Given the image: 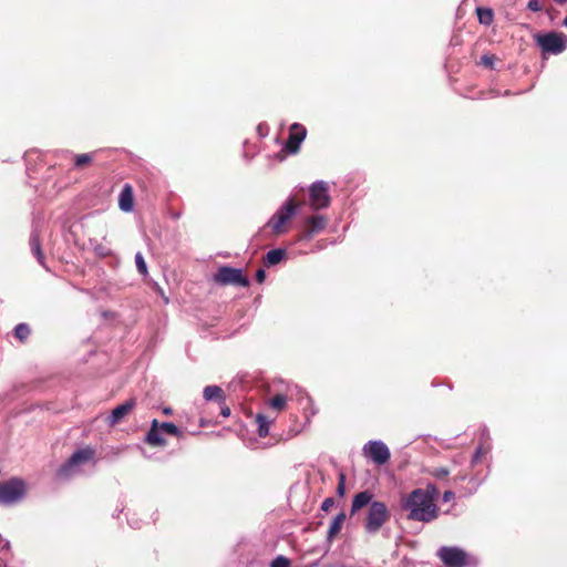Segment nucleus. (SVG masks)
Segmentation results:
<instances>
[{"instance_id": "obj_42", "label": "nucleus", "mask_w": 567, "mask_h": 567, "mask_svg": "<svg viewBox=\"0 0 567 567\" xmlns=\"http://www.w3.org/2000/svg\"><path fill=\"white\" fill-rule=\"evenodd\" d=\"M95 251L102 254V248H95Z\"/></svg>"}, {"instance_id": "obj_1", "label": "nucleus", "mask_w": 567, "mask_h": 567, "mask_svg": "<svg viewBox=\"0 0 567 567\" xmlns=\"http://www.w3.org/2000/svg\"><path fill=\"white\" fill-rule=\"evenodd\" d=\"M401 508L409 512L408 518L430 523L437 517V507L432 495L422 488H416L402 496Z\"/></svg>"}, {"instance_id": "obj_12", "label": "nucleus", "mask_w": 567, "mask_h": 567, "mask_svg": "<svg viewBox=\"0 0 567 567\" xmlns=\"http://www.w3.org/2000/svg\"><path fill=\"white\" fill-rule=\"evenodd\" d=\"M327 226V218L322 215L309 216L305 220V230L301 239H311L315 234L323 230Z\"/></svg>"}, {"instance_id": "obj_38", "label": "nucleus", "mask_w": 567, "mask_h": 567, "mask_svg": "<svg viewBox=\"0 0 567 567\" xmlns=\"http://www.w3.org/2000/svg\"><path fill=\"white\" fill-rule=\"evenodd\" d=\"M163 413L166 414V415H169L172 413V409L171 408H164L163 409Z\"/></svg>"}, {"instance_id": "obj_21", "label": "nucleus", "mask_w": 567, "mask_h": 567, "mask_svg": "<svg viewBox=\"0 0 567 567\" xmlns=\"http://www.w3.org/2000/svg\"><path fill=\"white\" fill-rule=\"evenodd\" d=\"M256 421L258 424V434L260 437H266L269 434V425L272 422L264 414H258L256 416Z\"/></svg>"}, {"instance_id": "obj_27", "label": "nucleus", "mask_w": 567, "mask_h": 567, "mask_svg": "<svg viewBox=\"0 0 567 567\" xmlns=\"http://www.w3.org/2000/svg\"><path fill=\"white\" fill-rule=\"evenodd\" d=\"M91 161H92L91 154H79V155H75L74 165H75V167H82V166L91 163Z\"/></svg>"}, {"instance_id": "obj_32", "label": "nucleus", "mask_w": 567, "mask_h": 567, "mask_svg": "<svg viewBox=\"0 0 567 567\" xmlns=\"http://www.w3.org/2000/svg\"><path fill=\"white\" fill-rule=\"evenodd\" d=\"M337 493L340 496L344 495V475L343 474H340L339 483H338V487H337Z\"/></svg>"}, {"instance_id": "obj_24", "label": "nucleus", "mask_w": 567, "mask_h": 567, "mask_svg": "<svg viewBox=\"0 0 567 567\" xmlns=\"http://www.w3.org/2000/svg\"><path fill=\"white\" fill-rule=\"evenodd\" d=\"M30 334V328L27 323H19L16 328H14V336L23 341L25 340Z\"/></svg>"}, {"instance_id": "obj_14", "label": "nucleus", "mask_w": 567, "mask_h": 567, "mask_svg": "<svg viewBox=\"0 0 567 567\" xmlns=\"http://www.w3.org/2000/svg\"><path fill=\"white\" fill-rule=\"evenodd\" d=\"M158 427V421L154 419L152 421L151 429L145 436V442L153 446H165L166 440L162 436Z\"/></svg>"}, {"instance_id": "obj_18", "label": "nucleus", "mask_w": 567, "mask_h": 567, "mask_svg": "<svg viewBox=\"0 0 567 567\" xmlns=\"http://www.w3.org/2000/svg\"><path fill=\"white\" fill-rule=\"evenodd\" d=\"M203 396L206 401H218L219 403H225L224 391L218 385H207L203 391Z\"/></svg>"}, {"instance_id": "obj_41", "label": "nucleus", "mask_w": 567, "mask_h": 567, "mask_svg": "<svg viewBox=\"0 0 567 567\" xmlns=\"http://www.w3.org/2000/svg\"><path fill=\"white\" fill-rule=\"evenodd\" d=\"M95 251L102 254V248H95Z\"/></svg>"}, {"instance_id": "obj_35", "label": "nucleus", "mask_w": 567, "mask_h": 567, "mask_svg": "<svg viewBox=\"0 0 567 567\" xmlns=\"http://www.w3.org/2000/svg\"><path fill=\"white\" fill-rule=\"evenodd\" d=\"M265 278H266V271L264 269H261V268L258 269L257 272H256V280L259 284H261V282H264Z\"/></svg>"}, {"instance_id": "obj_33", "label": "nucleus", "mask_w": 567, "mask_h": 567, "mask_svg": "<svg viewBox=\"0 0 567 567\" xmlns=\"http://www.w3.org/2000/svg\"><path fill=\"white\" fill-rule=\"evenodd\" d=\"M527 8L534 12L540 11L542 7L538 0H530L527 4Z\"/></svg>"}, {"instance_id": "obj_36", "label": "nucleus", "mask_w": 567, "mask_h": 567, "mask_svg": "<svg viewBox=\"0 0 567 567\" xmlns=\"http://www.w3.org/2000/svg\"><path fill=\"white\" fill-rule=\"evenodd\" d=\"M455 494L452 491H445L442 497L443 502H450L454 498Z\"/></svg>"}, {"instance_id": "obj_10", "label": "nucleus", "mask_w": 567, "mask_h": 567, "mask_svg": "<svg viewBox=\"0 0 567 567\" xmlns=\"http://www.w3.org/2000/svg\"><path fill=\"white\" fill-rule=\"evenodd\" d=\"M310 207L313 210L327 208L330 205L328 184L323 181L315 182L309 189Z\"/></svg>"}, {"instance_id": "obj_11", "label": "nucleus", "mask_w": 567, "mask_h": 567, "mask_svg": "<svg viewBox=\"0 0 567 567\" xmlns=\"http://www.w3.org/2000/svg\"><path fill=\"white\" fill-rule=\"evenodd\" d=\"M307 131L303 125L299 123H293L290 126L289 138L286 143V151L288 153L295 154L299 151L301 142L305 140Z\"/></svg>"}, {"instance_id": "obj_30", "label": "nucleus", "mask_w": 567, "mask_h": 567, "mask_svg": "<svg viewBox=\"0 0 567 567\" xmlns=\"http://www.w3.org/2000/svg\"><path fill=\"white\" fill-rule=\"evenodd\" d=\"M494 55L492 54H484L482 58H481V64L486 66V68H493L494 65Z\"/></svg>"}, {"instance_id": "obj_2", "label": "nucleus", "mask_w": 567, "mask_h": 567, "mask_svg": "<svg viewBox=\"0 0 567 567\" xmlns=\"http://www.w3.org/2000/svg\"><path fill=\"white\" fill-rule=\"evenodd\" d=\"M391 514L383 502L373 501L368 509L365 520H364V529L368 534L374 535L377 534L382 526L389 522Z\"/></svg>"}, {"instance_id": "obj_19", "label": "nucleus", "mask_w": 567, "mask_h": 567, "mask_svg": "<svg viewBox=\"0 0 567 567\" xmlns=\"http://www.w3.org/2000/svg\"><path fill=\"white\" fill-rule=\"evenodd\" d=\"M29 244H30V249H31L32 254L35 256L37 260L41 265H44V256L41 250L39 235L35 230H33L31 233Z\"/></svg>"}, {"instance_id": "obj_22", "label": "nucleus", "mask_w": 567, "mask_h": 567, "mask_svg": "<svg viewBox=\"0 0 567 567\" xmlns=\"http://www.w3.org/2000/svg\"><path fill=\"white\" fill-rule=\"evenodd\" d=\"M477 18L480 23L489 25L493 22V11L489 8H477L476 9Z\"/></svg>"}, {"instance_id": "obj_17", "label": "nucleus", "mask_w": 567, "mask_h": 567, "mask_svg": "<svg viewBox=\"0 0 567 567\" xmlns=\"http://www.w3.org/2000/svg\"><path fill=\"white\" fill-rule=\"evenodd\" d=\"M118 206L123 212H131L133 209V193L130 185H125L118 198Z\"/></svg>"}, {"instance_id": "obj_23", "label": "nucleus", "mask_w": 567, "mask_h": 567, "mask_svg": "<svg viewBox=\"0 0 567 567\" xmlns=\"http://www.w3.org/2000/svg\"><path fill=\"white\" fill-rule=\"evenodd\" d=\"M158 429L167 434L174 435V436H181L182 432L181 430L172 422H158Z\"/></svg>"}, {"instance_id": "obj_5", "label": "nucleus", "mask_w": 567, "mask_h": 567, "mask_svg": "<svg viewBox=\"0 0 567 567\" xmlns=\"http://www.w3.org/2000/svg\"><path fill=\"white\" fill-rule=\"evenodd\" d=\"M297 204L292 198H289L269 219L268 226L272 228L276 234L284 233L285 225L295 216L297 212Z\"/></svg>"}, {"instance_id": "obj_13", "label": "nucleus", "mask_w": 567, "mask_h": 567, "mask_svg": "<svg viewBox=\"0 0 567 567\" xmlns=\"http://www.w3.org/2000/svg\"><path fill=\"white\" fill-rule=\"evenodd\" d=\"M135 406L134 400H127L124 403L117 405L115 409L112 410L111 414L109 415V424L115 425L120 423L127 414H130Z\"/></svg>"}, {"instance_id": "obj_26", "label": "nucleus", "mask_w": 567, "mask_h": 567, "mask_svg": "<svg viewBox=\"0 0 567 567\" xmlns=\"http://www.w3.org/2000/svg\"><path fill=\"white\" fill-rule=\"evenodd\" d=\"M135 264H136V268L141 275L147 274V266H146L144 257L141 252H137L135 255Z\"/></svg>"}, {"instance_id": "obj_43", "label": "nucleus", "mask_w": 567, "mask_h": 567, "mask_svg": "<svg viewBox=\"0 0 567 567\" xmlns=\"http://www.w3.org/2000/svg\"><path fill=\"white\" fill-rule=\"evenodd\" d=\"M427 488H432L435 492V487L432 485H427Z\"/></svg>"}, {"instance_id": "obj_4", "label": "nucleus", "mask_w": 567, "mask_h": 567, "mask_svg": "<svg viewBox=\"0 0 567 567\" xmlns=\"http://www.w3.org/2000/svg\"><path fill=\"white\" fill-rule=\"evenodd\" d=\"M25 494V486L21 480L12 478L0 483V504L13 505L20 502Z\"/></svg>"}, {"instance_id": "obj_7", "label": "nucleus", "mask_w": 567, "mask_h": 567, "mask_svg": "<svg viewBox=\"0 0 567 567\" xmlns=\"http://www.w3.org/2000/svg\"><path fill=\"white\" fill-rule=\"evenodd\" d=\"M536 42L543 52L550 54H559L567 47V37L558 32H549L536 37Z\"/></svg>"}, {"instance_id": "obj_25", "label": "nucleus", "mask_w": 567, "mask_h": 567, "mask_svg": "<svg viewBox=\"0 0 567 567\" xmlns=\"http://www.w3.org/2000/svg\"><path fill=\"white\" fill-rule=\"evenodd\" d=\"M287 399L282 394L275 395L270 401L269 405L275 410H282L286 406Z\"/></svg>"}, {"instance_id": "obj_29", "label": "nucleus", "mask_w": 567, "mask_h": 567, "mask_svg": "<svg viewBox=\"0 0 567 567\" xmlns=\"http://www.w3.org/2000/svg\"><path fill=\"white\" fill-rule=\"evenodd\" d=\"M430 474L437 480H443L450 474V471L445 467H435L430 471Z\"/></svg>"}, {"instance_id": "obj_20", "label": "nucleus", "mask_w": 567, "mask_h": 567, "mask_svg": "<svg viewBox=\"0 0 567 567\" xmlns=\"http://www.w3.org/2000/svg\"><path fill=\"white\" fill-rule=\"evenodd\" d=\"M286 255V250L281 248L271 249L265 256V264L267 266H275L279 264Z\"/></svg>"}, {"instance_id": "obj_40", "label": "nucleus", "mask_w": 567, "mask_h": 567, "mask_svg": "<svg viewBox=\"0 0 567 567\" xmlns=\"http://www.w3.org/2000/svg\"><path fill=\"white\" fill-rule=\"evenodd\" d=\"M564 25L567 28V16L564 19Z\"/></svg>"}, {"instance_id": "obj_8", "label": "nucleus", "mask_w": 567, "mask_h": 567, "mask_svg": "<svg viewBox=\"0 0 567 567\" xmlns=\"http://www.w3.org/2000/svg\"><path fill=\"white\" fill-rule=\"evenodd\" d=\"M446 567H464L468 564V555L456 546H442L436 553Z\"/></svg>"}, {"instance_id": "obj_6", "label": "nucleus", "mask_w": 567, "mask_h": 567, "mask_svg": "<svg viewBox=\"0 0 567 567\" xmlns=\"http://www.w3.org/2000/svg\"><path fill=\"white\" fill-rule=\"evenodd\" d=\"M214 281L223 286L233 285L237 287H247L249 285V280L243 275L241 269L228 266H223L217 269L214 275Z\"/></svg>"}, {"instance_id": "obj_3", "label": "nucleus", "mask_w": 567, "mask_h": 567, "mask_svg": "<svg viewBox=\"0 0 567 567\" xmlns=\"http://www.w3.org/2000/svg\"><path fill=\"white\" fill-rule=\"evenodd\" d=\"M94 456V451L90 447L75 451L65 464L58 471L60 478H69L80 472V467L90 462Z\"/></svg>"}, {"instance_id": "obj_9", "label": "nucleus", "mask_w": 567, "mask_h": 567, "mask_svg": "<svg viewBox=\"0 0 567 567\" xmlns=\"http://www.w3.org/2000/svg\"><path fill=\"white\" fill-rule=\"evenodd\" d=\"M362 453L378 465L388 463L391 457L389 447L380 440L367 442L362 447Z\"/></svg>"}, {"instance_id": "obj_31", "label": "nucleus", "mask_w": 567, "mask_h": 567, "mask_svg": "<svg viewBox=\"0 0 567 567\" xmlns=\"http://www.w3.org/2000/svg\"><path fill=\"white\" fill-rule=\"evenodd\" d=\"M334 498L333 497H327L321 503V511L329 512L334 506Z\"/></svg>"}, {"instance_id": "obj_16", "label": "nucleus", "mask_w": 567, "mask_h": 567, "mask_svg": "<svg viewBox=\"0 0 567 567\" xmlns=\"http://www.w3.org/2000/svg\"><path fill=\"white\" fill-rule=\"evenodd\" d=\"M344 520H346L344 512L339 513L333 518V520L331 522V524L328 528V532H327V542L329 544H331L333 542V539L336 538V536L340 533V530L342 529V526L344 524Z\"/></svg>"}, {"instance_id": "obj_28", "label": "nucleus", "mask_w": 567, "mask_h": 567, "mask_svg": "<svg viewBox=\"0 0 567 567\" xmlns=\"http://www.w3.org/2000/svg\"><path fill=\"white\" fill-rule=\"evenodd\" d=\"M270 567H290V560L280 555L271 561Z\"/></svg>"}, {"instance_id": "obj_34", "label": "nucleus", "mask_w": 567, "mask_h": 567, "mask_svg": "<svg viewBox=\"0 0 567 567\" xmlns=\"http://www.w3.org/2000/svg\"><path fill=\"white\" fill-rule=\"evenodd\" d=\"M483 449L482 447H477L474 455H473V458H472V464H476L478 462V460L481 458L482 454H483Z\"/></svg>"}, {"instance_id": "obj_39", "label": "nucleus", "mask_w": 567, "mask_h": 567, "mask_svg": "<svg viewBox=\"0 0 567 567\" xmlns=\"http://www.w3.org/2000/svg\"><path fill=\"white\" fill-rule=\"evenodd\" d=\"M556 3H559V4H563L565 2H567V0H554Z\"/></svg>"}, {"instance_id": "obj_15", "label": "nucleus", "mask_w": 567, "mask_h": 567, "mask_svg": "<svg viewBox=\"0 0 567 567\" xmlns=\"http://www.w3.org/2000/svg\"><path fill=\"white\" fill-rule=\"evenodd\" d=\"M373 494L370 491H362L354 495L351 504V515L373 502Z\"/></svg>"}, {"instance_id": "obj_37", "label": "nucleus", "mask_w": 567, "mask_h": 567, "mask_svg": "<svg viewBox=\"0 0 567 567\" xmlns=\"http://www.w3.org/2000/svg\"><path fill=\"white\" fill-rule=\"evenodd\" d=\"M221 409H220V413L224 417H228L230 415V409L229 406L225 405L224 403H221Z\"/></svg>"}]
</instances>
